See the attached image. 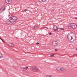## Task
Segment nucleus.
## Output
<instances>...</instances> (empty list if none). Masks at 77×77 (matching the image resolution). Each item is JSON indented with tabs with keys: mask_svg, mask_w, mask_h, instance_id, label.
I'll return each instance as SVG.
<instances>
[{
	"mask_svg": "<svg viewBox=\"0 0 77 77\" xmlns=\"http://www.w3.org/2000/svg\"><path fill=\"white\" fill-rule=\"evenodd\" d=\"M67 38L69 41L73 42L75 39V37L74 35L73 32L69 33L67 35Z\"/></svg>",
	"mask_w": 77,
	"mask_h": 77,
	"instance_id": "nucleus-1",
	"label": "nucleus"
},
{
	"mask_svg": "<svg viewBox=\"0 0 77 77\" xmlns=\"http://www.w3.org/2000/svg\"><path fill=\"white\" fill-rule=\"evenodd\" d=\"M77 28V25L75 24L72 23L70 24V25L69 26V29H71L72 28V29H76Z\"/></svg>",
	"mask_w": 77,
	"mask_h": 77,
	"instance_id": "nucleus-2",
	"label": "nucleus"
},
{
	"mask_svg": "<svg viewBox=\"0 0 77 77\" xmlns=\"http://www.w3.org/2000/svg\"><path fill=\"white\" fill-rule=\"evenodd\" d=\"M30 69L32 71H33V72H37V71H38V67L35 66H32L31 67Z\"/></svg>",
	"mask_w": 77,
	"mask_h": 77,
	"instance_id": "nucleus-3",
	"label": "nucleus"
},
{
	"mask_svg": "<svg viewBox=\"0 0 77 77\" xmlns=\"http://www.w3.org/2000/svg\"><path fill=\"white\" fill-rule=\"evenodd\" d=\"M9 19L10 20H11L12 21L13 23H14V22H15L17 21V17L16 16H12Z\"/></svg>",
	"mask_w": 77,
	"mask_h": 77,
	"instance_id": "nucleus-4",
	"label": "nucleus"
},
{
	"mask_svg": "<svg viewBox=\"0 0 77 77\" xmlns=\"http://www.w3.org/2000/svg\"><path fill=\"white\" fill-rule=\"evenodd\" d=\"M52 45L54 47H56L58 45V42L57 40H54L52 42Z\"/></svg>",
	"mask_w": 77,
	"mask_h": 77,
	"instance_id": "nucleus-5",
	"label": "nucleus"
},
{
	"mask_svg": "<svg viewBox=\"0 0 77 77\" xmlns=\"http://www.w3.org/2000/svg\"><path fill=\"white\" fill-rule=\"evenodd\" d=\"M65 71V68L61 67V69H60V72H63Z\"/></svg>",
	"mask_w": 77,
	"mask_h": 77,
	"instance_id": "nucleus-6",
	"label": "nucleus"
},
{
	"mask_svg": "<svg viewBox=\"0 0 77 77\" xmlns=\"http://www.w3.org/2000/svg\"><path fill=\"white\" fill-rule=\"evenodd\" d=\"M57 27L56 26H54V27H53V29L55 32H56V31H57Z\"/></svg>",
	"mask_w": 77,
	"mask_h": 77,
	"instance_id": "nucleus-7",
	"label": "nucleus"
},
{
	"mask_svg": "<svg viewBox=\"0 0 77 77\" xmlns=\"http://www.w3.org/2000/svg\"><path fill=\"white\" fill-rule=\"evenodd\" d=\"M5 2L7 4L11 3V0H5Z\"/></svg>",
	"mask_w": 77,
	"mask_h": 77,
	"instance_id": "nucleus-8",
	"label": "nucleus"
},
{
	"mask_svg": "<svg viewBox=\"0 0 77 77\" xmlns=\"http://www.w3.org/2000/svg\"><path fill=\"white\" fill-rule=\"evenodd\" d=\"M7 24H10V23H13V22L11 20H7Z\"/></svg>",
	"mask_w": 77,
	"mask_h": 77,
	"instance_id": "nucleus-9",
	"label": "nucleus"
},
{
	"mask_svg": "<svg viewBox=\"0 0 77 77\" xmlns=\"http://www.w3.org/2000/svg\"><path fill=\"white\" fill-rule=\"evenodd\" d=\"M2 10V12H3L4 11H5V6H3L2 8H1Z\"/></svg>",
	"mask_w": 77,
	"mask_h": 77,
	"instance_id": "nucleus-10",
	"label": "nucleus"
},
{
	"mask_svg": "<svg viewBox=\"0 0 77 77\" xmlns=\"http://www.w3.org/2000/svg\"><path fill=\"white\" fill-rule=\"evenodd\" d=\"M61 67H58L57 68V70L58 71H59L60 72V69Z\"/></svg>",
	"mask_w": 77,
	"mask_h": 77,
	"instance_id": "nucleus-11",
	"label": "nucleus"
},
{
	"mask_svg": "<svg viewBox=\"0 0 77 77\" xmlns=\"http://www.w3.org/2000/svg\"><path fill=\"white\" fill-rule=\"evenodd\" d=\"M9 45L11 47H14V44H13V43H10L9 44Z\"/></svg>",
	"mask_w": 77,
	"mask_h": 77,
	"instance_id": "nucleus-12",
	"label": "nucleus"
},
{
	"mask_svg": "<svg viewBox=\"0 0 77 77\" xmlns=\"http://www.w3.org/2000/svg\"><path fill=\"white\" fill-rule=\"evenodd\" d=\"M37 28H38V26H34L33 29L36 30V29H37Z\"/></svg>",
	"mask_w": 77,
	"mask_h": 77,
	"instance_id": "nucleus-13",
	"label": "nucleus"
},
{
	"mask_svg": "<svg viewBox=\"0 0 77 77\" xmlns=\"http://www.w3.org/2000/svg\"><path fill=\"white\" fill-rule=\"evenodd\" d=\"M3 56V54H0V59L2 58Z\"/></svg>",
	"mask_w": 77,
	"mask_h": 77,
	"instance_id": "nucleus-14",
	"label": "nucleus"
},
{
	"mask_svg": "<svg viewBox=\"0 0 77 77\" xmlns=\"http://www.w3.org/2000/svg\"><path fill=\"white\" fill-rule=\"evenodd\" d=\"M45 77H53V76L52 75H46Z\"/></svg>",
	"mask_w": 77,
	"mask_h": 77,
	"instance_id": "nucleus-15",
	"label": "nucleus"
},
{
	"mask_svg": "<svg viewBox=\"0 0 77 77\" xmlns=\"http://www.w3.org/2000/svg\"><path fill=\"white\" fill-rule=\"evenodd\" d=\"M57 32H60V28H57Z\"/></svg>",
	"mask_w": 77,
	"mask_h": 77,
	"instance_id": "nucleus-16",
	"label": "nucleus"
},
{
	"mask_svg": "<svg viewBox=\"0 0 77 77\" xmlns=\"http://www.w3.org/2000/svg\"><path fill=\"white\" fill-rule=\"evenodd\" d=\"M51 57H54V54H52L50 55Z\"/></svg>",
	"mask_w": 77,
	"mask_h": 77,
	"instance_id": "nucleus-17",
	"label": "nucleus"
},
{
	"mask_svg": "<svg viewBox=\"0 0 77 77\" xmlns=\"http://www.w3.org/2000/svg\"><path fill=\"white\" fill-rule=\"evenodd\" d=\"M23 68H24V69H28V66H27L26 67Z\"/></svg>",
	"mask_w": 77,
	"mask_h": 77,
	"instance_id": "nucleus-18",
	"label": "nucleus"
},
{
	"mask_svg": "<svg viewBox=\"0 0 77 77\" xmlns=\"http://www.w3.org/2000/svg\"><path fill=\"white\" fill-rule=\"evenodd\" d=\"M11 15H12V14H10L9 15L8 17L10 18H11Z\"/></svg>",
	"mask_w": 77,
	"mask_h": 77,
	"instance_id": "nucleus-19",
	"label": "nucleus"
},
{
	"mask_svg": "<svg viewBox=\"0 0 77 77\" xmlns=\"http://www.w3.org/2000/svg\"><path fill=\"white\" fill-rule=\"evenodd\" d=\"M43 0H38V1L39 2L42 3L43 2Z\"/></svg>",
	"mask_w": 77,
	"mask_h": 77,
	"instance_id": "nucleus-20",
	"label": "nucleus"
},
{
	"mask_svg": "<svg viewBox=\"0 0 77 77\" xmlns=\"http://www.w3.org/2000/svg\"><path fill=\"white\" fill-rule=\"evenodd\" d=\"M24 12H26V11H29V10H27V9H26L24 10Z\"/></svg>",
	"mask_w": 77,
	"mask_h": 77,
	"instance_id": "nucleus-21",
	"label": "nucleus"
},
{
	"mask_svg": "<svg viewBox=\"0 0 77 77\" xmlns=\"http://www.w3.org/2000/svg\"><path fill=\"white\" fill-rule=\"evenodd\" d=\"M2 8H0V13H2V12H2Z\"/></svg>",
	"mask_w": 77,
	"mask_h": 77,
	"instance_id": "nucleus-22",
	"label": "nucleus"
},
{
	"mask_svg": "<svg viewBox=\"0 0 77 77\" xmlns=\"http://www.w3.org/2000/svg\"><path fill=\"white\" fill-rule=\"evenodd\" d=\"M0 39H1V40L3 42H4L3 40V39H2L1 38H0Z\"/></svg>",
	"mask_w": 77,
	"mask_h": 77,
	"instance_id": "nucleus-23",
	"label": "nucleus"
},
{
	"mask_svg": "<svg viewBox=\"0 0 77 77\" xmlns=\"http://www.w3.org/2000/svg\"><path fill=\"white\" fill-rule=\"evenodd\" d=\"M60 30H64V29L62 28H60Z\"/></svg>",
	"mask_w": 77,
	"mask_h": 77,
	"instance_id": "nucleus-24",
	"label": "nucleus"
},
{
	"mask_svg": "<svg viewBox=\"0 0 77 77\" xmlns=\"http://www.w3.org/2000/svg\"><path fill=\"white\" fill-rule=\"evenodd\" d=\"M47 0H43V2H46Z\"/></svg>",
	"mask_w": 77,
	"mask_h": 77,
	"instance_id": "nucleus-25",
	"label": "nucleus"
},
{
	"mask_svg": "<svg viewBox=\"0 0 77 77\" xmlns=\"http://www.w3.org/2000/svg\"><path fill=\"white\" fill-rule=\"evenodd\" d=\"M49 35H51V32L49 33Z\"/></svg>",
	"mask_w": 77,
	"mask_h": 77,
	"instance_id": "nucleus-26",
	"label": "nucleus"
},
{
	"mask_svg": "<svg viewBox=\"0 0 77 77\" xmlns=\"http://www.w3.org/2000/svg\"><path fill=\"white\" fill-rule=\"evenodd\" d=\"M55 51H57V49H55Z\"/></svg>",
	"mask_w": 77,
	"mask_h": 77,
	"instance_id": "nucleus-27",
	"label": "nucleus"
},
{
	"mask_svg": "<svg viewBox=\"0 0 77 77\" xmlns=\"http://www.w3.org/2000/svg\"><path fill=\"white\" fill-rule=\"evenodd\" d=\"M39 44V43L38 42H37L36 43V44Z\"/></svg>",
	"mask_w": 77,
	"mask_h": 77,
	"instance_id": "nucleus-28",
	"label": "nucleus"
},
{
	"mask_svg": "<svg viewBox=\"0 0 77 77\" xmlns=\"http://www.w3.org/2000/svg\"><path fill=\"white\" fill-rule=\"evenodd\" d=\"M76 50H77V48L76 49Z\"/></svg>",
	"mask_w": 77,
	"mask_h": 77,
	"instance_id": "nucleus-29",
	"label": "nucleus"
},
{
	"mask_svg": "<svg viewBox=\"0 0 77 77\" xmlns=\"http://www.w3.org/2000/svg\"><path fill=\"white\" fill-rule=\"evenodd\" d=\"M77 18L76 17H75V19H77Z\"/></svg>",
	"mask_w": 77,
	"mask_h": 77,
	"instance_id": "nucleus-30",
	"label": "nucleus"
},
{
	"mask_svg": "<svg viewBox=\"0 0 77 77\" xmlns=\"http://www.w3.org/2000/svg\"><path fill=\"white\" fill-rule=\"evenodd\" d=\"M75 55H76V56H77V54H76Z\"/></svg>",
	"mask_w": 77,
	"mask_h": 77,
	"instance_id": "nucleus-31",
	"label": "nucleus"
}]
</instances>
